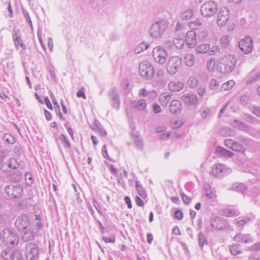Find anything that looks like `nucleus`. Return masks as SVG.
<instances>
[{
	"label": "nucleus",
	"instance_id": "obj_1",
	"mask_svg": "<svg viewBox=\"0 0 260 260\" xmlns=\"http://www.w3.org/2000/svg\"><path fill=\"white\" fill-rule=\"evenodd\" d=\"M237 60L232 54H227L219 59L217 70L222 74H230L235 68Z\"/></svg>",
	"mask_w": 260,
	"mask_h": 260
},
{
	"label": "nucleus",
	"instance_id": "obj_2",
	"mask_svg": "<svg viewBox=\"0 0 260 260\" xmlns=\"http://www.w3.org/2000/svg\"><path fill=\"white\" fill-rule=\"evenodd\" d=\"M169 23L165 19H161L155 21L151 24L149 32L150 36L155 39L160 38L168 27Z\"/></svg>",
	"mask_w": 260,
	"mask_h": 260
},
{
	"label": "nucleus",
	"instance_id": "obj_3",
	"mask_svg": "<svg viewBox=\"0 0 260 260\" xmlns=\"http://www.w3.org/2000/svg\"><path fill=\"white\" fill-rule=\"evenodd\" d=\"M139 72L140 75L145 80L152 79L154 74L153 66L147 61H144L140 63Z\"/></svg>",
	"mask_w": 260,
	"mask_h": 260
},
{
	"label": "nucleus",
	"instance_id": "obj_4",
	"mask_svg": "<svg viewBox=\"0 0 260 260\" xmlns=\"http://www.w3.org/2000/svg\"><path fill=\"white\" fill-rule=\"evenodd\" d=\"M218 10V5L213 1H209L201 7V13L204 17H211L213 16Z\"/></svg>",
	"mask_w": 260,
	"mask_h": 260
},
{
	"label": "nucleus",
	"instance_id": "obj_5",
	"mask_svg": "<svg viewBox=\"0 0 260 260\" xmlns=\"http://www.w3.org/2000/svg\"><path fill=\"white\" fill-rule=\"evenodd\" d=\"M182 64L181 58L178 56H173L169 58L167 64V72L171 75L175 74L179 70Z\"/></svg>",
	"mask_w": 260,
	"mask_h": 260
},
{
	"label": "nucleus",
	"instance_id": "obj_6",
	"mask_svg": "<svg viewBox=\"0 0 260 260\" xmlns=\"http://www.w3.org/2000/svg\"><path fill=\"white\" fill-rule=\"evenodd\" d=\"M152 56L156 63L163 64L166 62L168 55L165 48L158 46L153 48Z\"/></svg>",
	"mask_w": 260,
	"mask_h": 260
},
{
	"label": "nucleus",
	"instance_id": "obj_7",
	"mask_svg": "<svg viewBox=\"0 0 260 260\" xmlns=\"http://www.w3.org/2000/svg\"><path fill=\"white\" fill-rule=\"evenodd\" d=\"M210 225L215 230L224 231L229 227V222L227 219L219 216L211 217Z\"/></svg>",
	"mask_w": 260,
	"mask_h": 260
},
{
	"label": "nucleus",
	"instance_id": "obj_8",
	"mask_svg": "<svg viewBox=\"0 0 260 260\" xmlns=\"http://www.w3.org/2000/svg\"><path fill=\"white\" fill-rule=\"evenodd\" d=\"M3 237L6 244L10 246L16 245L19 242V237L13 231L9 229L4 230Z\"/></svg>",
	"mask_w": 260,
	"mask_h": 260
},
{
	"label": "nucleus",
	"instance_id": "obj_9",
	"mask_svg": "<svg viewBox=\"0 0 260 260\" xmlns=\"http://www.w3.org/2000/svg\"><path fill=\"white\" fill-rule=\"evenodd\" d=\"M5 192L10 198L18 199L22 195L23 188L19 184L8 185L5 187Z\"/></svg>",
	"mask_w": 260,
	"mask_h": 260
},
{
	"label": "nucleus",
	"instance_id": "obj_10",
	"mask_svg": "<svg viewBox=\"0 0 260 260\" xmlns=\"http://www.w3.org/2000/svg\"><path fill=\"white\" fill-rule=\"evenodd\" d=\"M230 17V11L226 7H223L219 9L218 14L217 23L219 26H222L226 24Z\"/></svg>",
	"mask_w": 260,
	"mask_h": 260
},
{
	"label": "nucleus",
	"instance_id": "obj_11",
	"mask_svg": "<svg viewBox=\"0 0 260 260\" xmlns=\"http://www.w3.org/2000/svg\"><path fill=\"white\" fill-rule=\"evenodd\" d=\"M239 48L245 54L251 52L253 48V41L250 37L246 36L239 42Z\"/></svg>",
	"mask_w": 260,
	"mask_h": 260
},
{
	"label": "nucleus",
	"instance_id": "obj_12",
	"mask_svg": "<svg viewBox=\"0 0 260 260\" xmlns=\"http://www.w3.org/2000/svg\"><path fill=\"white\" fill-rule=\"evenodd\" d=\"M25 256L27 260H35L38 258V249L36 245L28 243L26 245Z\"/></svg>",
	"mask_w": 260,
	"mask_h": 260
},
{
	"label": "nucleus",
	"instance_id": "obj_13",
	"mask_svg": "<svg viewBox=\"0 0 260 260\" xmlns=\"http://www.w3.org/2000/svg\"><path fill=\"white\" fill-rule=\"evenodd\" d=\"M231 172L230 169L222 164H216L213 166L211 174L216 177H219L228 174Z\"/></svg>",
	"mask_w": 260,
	"mask_h": 260
},
{
	"label": "nucleus",
	"instance_id": "obj_14",
	"mask_svg": "<svg viewBox=\"0 0 260 260\" xmlns=\"http://www.w3.org/2000/svg\"><path fill=\"white\" fill-rule=\"evenodd\" d=\"M29 225V221L27 216L22 214L19 216L15 222V227L19 231L26 230Z\"/></svg>",
	"mask_w": 260,
	"mask_h": 260
},
{
	"label": "nucleus",
	"instance_id": "obj_15",
	"mask_svg": "<svg viewBox=\"0 0 260 260\" xmlns=\"http://www.w3.org/2000/svg\"><path fill=\"white\" fill-rule=\"evenodd\" d=\"M108 95L110 98L111 103L113 108L118 110L120 106V100L118 91L115 88H112L108 92Z\"/></svg>",
	"mask_w": 260,
	"mask_h": 260
},
{
	"label": "nucleus",
	"instance_id": "obj_16",
	"mask_svg": "<svg viewBox=\"0 0 260 260\" xmlns=\"http://www.w3.org/2000/svg\"><path fill=\"white\" fill-rule=\"evenodd\" d=\"M181 100L184 103L188 106H196L198 105V97L196 94L193 93H184L181 96Z\"/></svg>",
	"mask_w": 260,
	"mask_h": 260
},
{
	"label": "nucleus",
	"instance_id": "obj_17",
	"mask_svg": "<svg viewBox=\"0 0 260 260\" xmlns=\"http://www.w3.org/2000/svg\"><path fill=\"white\" fill-rule=\"evenodd\" d=\"M19 164L14 158H10L6 162L2 164L1 170L4 172H9L10 169H16L18 168Z\"/></svg>",
	"mask_w": 260,
	"mask_h": 260
},
{
	"label": "nucleus",
	"instance_id": "obj_18",
	"mask_svg": "<svg viewBox=\"0 0 260 260\" xmlns=\"http://www.w3.org/2000/svg\"><path fill=\"white\" fill-rule=\"evenodd\" d=\"M186 43L187 46L192 48L197 43L196 32L194 30L188 31L186 35Z\"/></svg>",
	"mask_w": 260,
	"mask_h": 260
},
{
	"label": "nucleus",
	"instance_id": "obj_19",
	"mask_svg": "<svg viewBox=\"0 0 260 260\" xmlns=\"http://www.w3.org/2000/svg\"><path fill=\"white\" fill-rule=\"evenodd\" d=\"M131 106L140 111H146L147 104L146 100L141 99L138 101H133L131 103Z\"/></svg>",
	"mask_w": 260,
	"mask_h": 260
},
{
	"label": "nucleus",
	"instance_id": "obj_20",
	"mask_svg": "<svg viewBox=\"0 0 260 260\" xmlns=\"http://www.w3.org/2000/svg\"><path fill=\"white\" fill-rule=\"evenodd\" d=\"M139 95L145 98L148 97L147 100H153L158 95L157 92L155 90L148 91L145 88H141L139 90Z\"/></svg>",
	"mask_w": 260,
	"mask_h": 260
},
{
	"label": "nucleus",
	"instance_id": "obj_21",
	"mask_svg": "<svg viewBox=\"0 0 260 260\" xmlns=\"http://www.w3.org/2000/svg\"><path fill=\"white\" fill-rule=\"evenodd\" d=\"M182 104L180 101L174 100L171 102L169 106V111L172 114H178L181 112Z\"/></svg>",
	"mask_w": 260,
	"mask_h": 260
},
{
	"label": "nucleus",
	"instance_id": "obj_22",
	"mask_svg": "<svg viewBox=\"0 0 260 260\" xmlns=\"http://www.w3.org/2000/svg\"><path fill=\"white\" fill-rule=\"evenodd\" d=\"M234 241L238 242H243L245 243H251L253 242V239L249 234H237L234 238Z\"/></svg>",
	"mask_w": 260,
	"mask_h": 260
},
{
	"label": "nucleus",
	"instance_id": "obj_23",
	"mask_svg": "<svg viewBox=\"0 0 260 260\" xmlns=\"http://www.w3.org/2000/svg\"><path fill=\"white\" fill-rule=\"evenodd\" d=\"M184 86L183 82L178 81L170 82L168 85V88L171 91L176 92L182 90Z\"/></svg>",
	"mask_w": 260,
	"mask_h": 260
},
{
	"label": "nucleus",
	"instance_id": "obj_24",
	"mask_svg": "<svg viewBox=\"0 0 260 260\" xmlns=\"http://www.w3.org/2000/svg\"><path fill=\"white\" fill-rule=\"evenodd\" d=\"M260 77V72L254 70L250 72L246 78V84H250L258 80Z\"/></svg>",
	"mask_w": 260,
	"mask_h": 260
},
{
	"label": "nucleus",
	"instance_id": "obj_25",
	"mask_svg": "<svg viewBox=\"0 0 260 260\" xmlns=\"http://www.w3.org/2000/svg\"><path fill=\"white\" fill-rule=\"evenodd\" d=\"M24 232L22 233V239L24 242H28L33 240L35 238V235L32 229L30 228L26 229L24 230Z\"/></svg>",
	"mask_w": 260,
	"mask_h": 260
},
{
	"label": "nucleus",
	"instance_id": "obj_26",
	"mask_svg": "<svg viewBox=\"0 0 260 260\" xmlns=\"http://www.w3.org/2000/svg\"><path fill=\"white\" fill-rule=\"evenodd\" d=\"M231 124L233 127L241 131L247 132L249 129V127L246 124L237 120H234Z\"/></svg>",
	"mask_w": 260,
	"mask_h": 260
},
{
	"label": "nucleus",
	"instance_id": "obj_27",
	"mask_svg": "<svg viewBox=\"0 0 260 260\" xmlns=\"http://www.w3.org/2000/svg\"><path fill=\"white\" fill-rule=\"evenodd\" d=\"M232 189L234 191L240 192L242 193H244V192L246 190V186L240 183H235L232 186Z\"/></svg>",
	"mask_w": 260,
	"mask_h": 260
},
{
	"label": "nucleus",
	"instance_id": "obj_28",
	"mask_svg": "<svg viewBox=\"0 0 260 260\" xmlns=\"http://www.w3.org/2000/svg\"><path fill=\"white\" fill-rule=\"evenodd\" d=\"M250 221V218L248 217H239L235 219V223L238 226H243Z\"/></svg>",
	"mask_w": 260,
	"mask_h": 260
},
{
	"label": "nucleus",
	"instance_id": "obj_29",
	"mask_svg": "<svg viewBox=\"0 0 260 260\" xmlns=\"http://www.w3.org/2000/svg\"><path fill=\"white\" fill-rule=\"evenodd\" d=\"M185 64L188 67H192L194 63V56L191 53H187L184 58Z\"/></svg>",
	"mask_w": 260,
	"mask_h": 260
},
{
	"label": "nucleus",
	"instance_id": "obj_30",
	"mask_svg": "<svg viewBox=\"0 0 260 260\" xmlns=\"http://www.w3.org/2000/svg\"><path fill=\"white\" fill-rule=\"evenodd\" d=\"M231 253L236 255L241 253L242 250L240 247V245L237 243H234L229 246Z\"/></svg>",
	"mask_w": 260,
	"mask_h": 260
},
{
	"label": "nucleus",
	"instance_id": "obj_31",
	"mask_svg": "<svg viewBox=\"0 0 260 260\" xmlns=\"http://www.w3.org/2000/svg\"><path fill=\"white\" fill-rule=\"evenodd\" d=\"M172 94L168 93H163L159 96V102L161 105H167L171 99Z\"/></svg>",
	"mask_w": 260,
	"mask_h": 260
},
{
	"label": "nucleus",
	"instance_id": "obj_32",
	"mask_svg": "<svg viewBox=\"0 0 260 260\" xmlns=\"http://www.w3.org/2000/svg\"><path fill=\"white\" fill-rule=\"evenodd\" d=\"M210 50V45L202 44L197 46L196 50L200 53H206Z\"/></svg>",
	"mask_w": 260,
	"mask_h": 260
},
{
	"label": "nucleus",
	"instance_id": "obj_33",
	"mask_svg": "<svg viewBox=\"0 0 260 260\" xmlns=\"http://www.w3.org/2000/svg\"><path fill=\"white\" fill-rule=\"evenodd\" d=\"M219 84V82L217 80L212 79L210 81L209 88L210 90L216 91L218 90Z\"/></svg>",
	"mask_w": 260,
	"mask_h": 260
},
{
	"label": "nucleus",
	"instance_id": "obj_34",
	"mask_svg": "<svg viewBox=\"0 0 260 260\" xmlns=\"http://www.w3.org/2000/svg\"><path fill=\"white\" fill-rule=\"evenodd\" d=\"M193 15V11L192 9H189L185 10L181 14V17L183 20H188L191 18Z\"/></svg>",
	"mask_w": 260,
	"mask_h": 260
},
{
	"label": "nucleus",
	"instance_id": "obj_35",
	"mask_svg": "<svg viewBox=\"0 0 260 260\" xmlns=\"http://www.w3.org/2000/svg\"><path fill=\"white\" fill-rule=\"evenodd\" d=\"M173 42L176 48L181 49L184 46L185 41L181 38H174Z\"/></svg>",
	"mask_w": 260,
	"mask_h": 260
},
{
	"label": "nucleus",
	"instance_id": "obj_36",
	"mask_svg": "<svg viewBox=\"0 0 260 260\" xmlns=\"http://www.w3.org/2000/svg\"><path fill=\"white\" fill-rule=\"evenodd\" d=\"M235 84V83L233 80L228 81L222 84L220 87V90L221 91L229 90L234 86Z\"/></svg>",
	"mask_w": 260,
	"mask_h": 260
},
{
	"label": "nucleus",
	"instance_id": "obj_37",
	"mask_svg": "<svg viewBox=\"0 0 260 260\" xmlns=\"http://www.w3.org/2000/svg\"><path fill=\"white\" fill-rule=\"evenodd\" d=\"M94 125L95 126V128L98 131L100 135L102 137H105L107 135V132L97 120H94Z\"/></svg>",
	"mask_w": 260,
	"mask_h": 260
},
{
	"label": "nucleus",
	"instance_id": "obj_38",
	"mask_svg": "<svg viewBox=\"0 0 260 260\" xmlns=\"http://www.w3.org/2000/svg\"><path fill=\"white\" fill-rule=\"evenodd\" d=\"M217 151L222 155L227 157H232L234 156V153L231 151L228 150L222 147H218Z\"/></svg>",
	"mask_w": 260,
	"mask_h": 260
},
{
	"label": "nucleus",
	"instance_id": "obj_39",
	"mask_svg": "<svg viewBox=\"0 0 260 260\" xmlns=\"http://www.w3.org/2000/svg\"><path fill=\"white\" fill-rule=\"evenodd\" d=\"M59 140L63 144L64 147L65 148H71L70 143L64 134H61L58 138L56 139V142H57V141Z\"/></svg>",
	"mask_w": 260,
	"mask_h": 260
},
{
	"label": "nucleus",
	"instance_id": "obj_40",
	"mask_svg": "<svg viewBox=\"0 0 260 260\" xmlns=\"http://www.w3.org/2000/svg\"><path fill=\"white\" fill-rule=\"evenodd\" d=\"M136 187L138 194L142 198L146 196V193L143 189L141 183L139 181H136Z\"/></svg>",
	"mask_w": 260,
	"mask_h": 260
},
{
	"label": "nucleus",
	"instance_id": "obj_41",
	"mask_svg": "<svg viewBox=\"0 0 260 260\" xmlns=\"http://www.w3.org/2000/svg\"><path fill=\"white\" fill-rule=\"evenodd\" d=\"M198 242L200 247L202 249L204 245H207L208 242L206 237L202 233L198 235Z\"/></svg>",
	"mask_w": 260,
	"mask_h": 260
},
{
	"label": "nucleus",
	"instance_id": "obj_42",
	"mask_svg": "<svg viewBox=\"0 0 260 260\" xmlns=\"http://www.w3.org/2000/svg\"><path fill=\"white\" fill-rule=\"evenodd\" d=\"M149 47L147 43L142 42L139 44L135 48V52L136 54L140 53L141 51L146 50Z\"/></svg>",
	"mask_w": 260,
	"mask_h": 260
},
{
	"label": "nucleus",
	"instance_id": "obj_43",
	"mask_svg": "<svg viewBox=\"0 0 260 260\" xmlns=\"http://www.w3.org/2000/svg\"><path fill=\"white\" fill-rule=\"evenodd\" d=\"M10 220L9 215L6 212L0 213V223L5 224L9 222Z\"/></svg>",
	"mask_w": 260,
	"mask_h": 260
},
{
	"label": "nucleus",
	"instance_id": "obj_44",
	"mask_svg": "<svg viewBox=\"0 0 260 260\" xmlns=\"http://www.w3.org/2000/svg\"><path fill=\"white\" fill-rule=\"evenodd\" d=\"M134 144L136 148L139 150H142L143 147V143L142 139L138 136H136L134 139Z\"/></svg>",
	"mask_w": 260,
	"mask_h": 260
},
{
	"label": "nucleus",
	"instance_id": "obj_45",
	"mask_svg": "<svg viewBox=\"0 0 260 260\" xmlns=\"http://www.w3.org/2000/svg\"><path fill=\"white\" fill-rule=\"evenodd\" d=\"M201 115L203 118H206L211 113L210 108L206 107H202L200 110Z\"/></svg>",
	"mask_w": 260,
	"mask_h": 260
},
{
	"label": "nucleus",
	"instance_id": "obj_46",
	"mask_svg": "<svg viewBox=\"0 0 260 260\" xmlns=\"http://www.w3.org/2000/svg\"><path fill=\"white\" fill-rule=\"evenodd\" d=\"M224 214L227 217H232L238 215L239 212L234 209H227L224 211Z\"/></svg>",
	"mask_w": 260,
	"mask_h": 260
},
{
	"label": "nucleus",
	"instance_id": "obj_47",
	"mask_svg": "<svg viewBox=\"0 0 260 260\" xmlns=\"http://www.w3.org/2000/svg\"><path fill=\"white\" fill-rule=\"evenodd\" d=\"M215 66V60L213 58H210L208 60L207 63V67L208 71L210 72H212L214 71Z\"/></svg>",
	"mask_w": 260,
	"mask_h": 260
},
{
	"label": "nucleus",
	"instance_id": "obj_48",
	"mask_svg": "<svg viewBox=\"0 0 260 260\" xmlns=\"http://www.w3.org/2000/svg\"><path fill=\"white\" fill-rule=\"evenodd\" d=\"M3 140L8 143L13 144L15 142V139L12 135L5 134L3 136Z\"/></svg>",
	"mask_w": 260,
	"mask_h": 260
},
{
	"label": "nucleus",
	"instance_id": "obj_49",
	"mask_svg": "<svg viewBox=\"0 0 260 260\" xmlns=\"http://www.w3.org/2000/svg\"><path fill=\"white\" fill-rule=\"evenodd\" d=\"M11 251L9 248L3 250L1 252L2 256L6 260H8L10 257H11Z\"/></svg>",
	"mask_w": 260,
	"mask_h": 260
},
{
	"label": "nucleus",
	"instance_id": "obj_50",
	"mask_svg": "<svg viewBox=\"0 0 260 260\" xmlns=\"http://www.w3.org/2000/svg\"><path fill=\"white\" fill-rule=\"evenodd\" d=\"M12 260H23L22 254L19 251L16 250L14 251L11 254Z\"/></svg>",
	"mask_w": 260,
	"mask_h": 260
},
{
	"label": "nucleus",
	"instance_id": "obj_51",
	"mask_svg": "<svg viewBox=\"0 0 260 260\" xmlns=\"http://www.w3.org/2000/svg\"><path fill=\"white\" fill-rule=\"evenodd\" d=\"M14 43L15 44V47L17 49H18L19 46H20V47L23 50H25L26 49V47L25 45L23 43V40H22L21 38L15 41Z\"/></svg>",
	"mask_w": 260,
	"mask_h": 260
},
{
	"label": "nucleus",
	"instance_id": "obj_52",
	"mask_svg": "<svg viewBox=\"0 0 260 260\" xmlns=\"http://www.w3.org/2000/svg\"><path fill=\"white\" fill-rule=\"evenodd\" d=\"M220 41L222 47H226L230 42L229 36L226 35L223 36Z\"/></svg>",
	"mask_w": 260,
	"mask_h": 260
},
{
	"label": "nucleus",
	"instance_id": "obj_53",
	"mask_svg": "<svg viewBox=\"0 0 260 260\" xmlns=\"http://www.w3.org/2000/svg\"><path fill=\"white\" fill-rule=\"evenodd\" d=\"M22 13L24 17L26 19V20L29 25V26L31 27H32V23L30 16L25 9L22 8Z\"/></svg>",
	"mask_w": 260,
	"mask_h": 260
},
{
	"label": "nucleus",
	"instance_id": "obj_54",
	"mask_svg": "<svg viewBox=\"0 0 260 260\" xmlns=\"http://www.w3.org/2000/svg\"><path fill=\"white\" fill-rule=\"evenodd\" d=\"M250 98L249 95H243L241 96L240 102L243 106H247L250 103Z\"/></svg>",
	"mask_w": 260,
	"mask_h": 260
},
{
	"label": "nucleus",
	"instance_id": "obj_55",
	"mask_svg": "<svg viewBox=\"0 0 260 260\" xmlns=\"http://www.w3.org/2000/svg\"><path fill=\"white\" fill-rule=\"evenodd\" d=\"M12 37L14 42L21 38L20 30L18 29H16L15 28H13L12 31Z\"/></svg>",
	"mask_w": 260,
	"mask_h": 260
},
{
	"label": "nucleus",
	"instance_id": "obj_56",
	"mask_svg": "<svg viewBox=\"0 0 260 260\" xmlns=\"http://www.w3.org/2000/svg\"><path fill=\"white\" fill-rule=\"evenodd\" d=\"M208 52L209 55H217L219 53V48L217 46H214L210 47V50Z\"/></svg>",
	"mask_w": 260,
	"mask_h": 260
},
{
	"label": "nucleus",
	"instance_id": "obj_57",
	"mask_svg": "<svg viewBox=\"0 0 260 260\" xmlns=\"http://www.w3.org/2000/svg\"><path fill=\"white\" fill-rule=\"evenodd\" d=\"M231 149L236 151H242L243 150V147L242 145L238 143L237 142H235L234 143Z\"/></svg>",
	"mask_w": 260,
	"mask_h": 260
},
{
	"label": "nucleus",
	"instance_id": "obj_58",
	"mask_svg": "<svg viewBox=\"0 0 260 260\" xmlns=\"http://www.w3.org/2000/svg\"><path fill=\"white\" fill-rule=\"evenodd\" d=\"M25 180L26 184L28 186H30L33 183V179L31 175L29 172L25 174Z\"/></svg>",
	"mask_w": 260,
	"mask_h": 260
},
{
	"label": "nucleus",
	"instance_id": "obj_59",
	"mask_svg": "<svg viewBox=\"0 0 260 260\" xmlns=\"http://www.w3.org/2000/svg\"><path fill=\"white\" fill-rule=\"evenodd\" d=\"M21 177L22 174L20 172H17L11 176V178L16 182L19 181L21 179Z\"/></svg>",
	"mask_w": 260,
	"mask_h": 260
},
{
	"label": "nucleus",
	"instance_id": "obj_60",
	"mask_svg": "<svg viewBox=\"0 0 260 260\" xmlns=\"http://www.w3.org/2000/svg\"><path fill=\"white\" fill-rule=\"evenodd\" d=\"M197 80L193 77L190 78L187 81L188 85L191 87H195L197 84Z\"/></svg>",
	"mask_w": 260,
	"mask_h": 260
},
{
	"label": "nucleus",
	"instance_id": "obj_61",
	"mask_svg": "<svg viewBox=\"0 0 260 260\" xmlns=\"http://www.w3.org/2000/svg\"><path fill=\"white\" fill-rule=\"evenodd\" d=\"M152 111L155 114H158L161 112V110L159 105L155 103L152 105Z\"/></svg>",
	"mask_w": 260,
	"mask_h": 260
},
{
	"label": "nucleus",
	"instance_id": "obj_62",
	"mask_svg": "<svg viewBox=\"0 0 260 260\" xmlns=\"http://www.w3.org/2000/svg\"><path fill=\"white\" fill-rule=\"evenodd\" d=\"M182 199L185 204H189L191 202V199L188 197L184 193H180Z\"/></svg>",
	"mask_w": 260,
	"mask_h": 260
},
{
	"label": "nucleus",
	"instance_id": "obj_63",
	"mask_svg": "<svg viewBox=\"0 0 260 260\" xmlns=\"http://www.w3.org/2000/svg\"><path fill=\"white\" fill-rule=\"evenodd\" d=\"M250 250L252 251H260V242H257L254 245H252L249 248Z\"/></svg>",
	"mask_w": 260,
	"mask_h": 260
},
{
	"label": "nucleus",
	"instance_id": "obj_64",
	"mask_svg": "<svg viewBox=\"0 0 260 260\" xmlns=\"http://www.w3.org/2000/svg\"><path fill=\"white\" fill-rule=\"evenodd\" d=\"M252 112L257 116L260 117V107L254 106L252 108Z\"/></svg>",
	"mask_w": 260,
	"mask_h": 260
}]
</instances>
